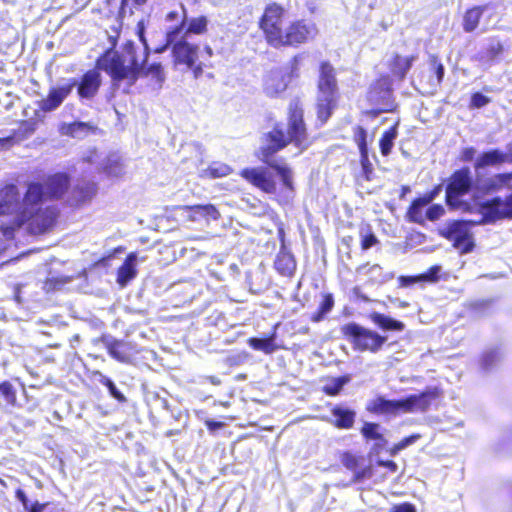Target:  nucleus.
Instances as JSON below:
<instances>
[{"label": "nucleus", "mask_w": 512, "mask_h": 512, "mask_svg": "<svg viewBox=\"0 0 512 512\" xmlns=\"http://www.w3.org/2000/svg\"><path fill=\"white\" fill-rule=\"evenodd\" d=\"M480 224L495 223L500 220L512 219V192L506 197L499 196L486 200L479 205Z\"/></svg>", "instance_id": "nucleus-12"}, {"label": "nucleus", "mask_w": 512, "mask_h": 512, "mask_svg": "<svg viewBox=\"0 0 512 512\" xmlns=\"http://www.w3.org/2000/svg\"><path fill=\"white\" fill-rule=\"evenodd\" d=\"M476 150L473 147L464 148L461 152V160L464 162H469L474 159Z\"/></svg>", "instance_id": "nucleus-54"}, {"label": "nucleus", "mask_w": 512, "mask_h": 512, "mask_svg": "<svg viewBox=\"0 0 512 512\" xmlns=\"http://www.w3.org/2000/svg\"><path fill=\"white\" fill-rule=\"evenodd\" d=\"M508 160V155L499 149L481 153L474 162L476 172L475 191L480 195H490L501 191L512 180V173H497L484 176L480 173L488 167H497Z\"/></svg>", "instance_id": "nucleus-6"}, {"label": "nucleus", "mask_w": 512, "mask_h": 512, "mask_svg": "<svg viewBox=\"0 0 512 512\" xmlns=\"http://www.w3.org/2000/svg\"><path fill=\"white\" fill-rule=\"evenodd\" d=\"M377 81H378V82L383 81V82H384V83H386V84H390V80H389V77H388V76H382V77H381V78H379Z\"/></svg>", "instance_id": "nucleus-60"}, {"label": "nucleus", "mask_w": 512, "mask_h": 512, "mask_svg": "<svg viewBox=\"0 0 512 512\" xmlns=\"http://www.w3.org/2000/svg\"><path fill=\"white\" fill-rule=\"evenodd\" d=\"M89 189V192H90V196L94 195L95 192H96V187L93 185L91 187L88 188Z\"/></svg>", "instance_id": "nucleus-61"}, {"label": "nucleus", "mask_w": 512, "mask_h": 512, "mask_svg": "<svg viewBox=\"0 0 512 512\" xmlns=\"http://www.w3.org/2000/svg\"><path fill=\"white\" fill-rule=\"evenodd\" d=\"M180 209L185 212H190L192 220L200 218L218 220L221 217L219 210L213 204L183 205Z\"/></svg>", "instance_id": "nucleus-24"}, {"label": "nucleus", "mask_w": 512, "mask_h": 512, "mask_svg": "<svg viewBox=\"0 0 512 512\" xmlns=\"http://www.w3.org/2000/svg\"><path fill=\"white\" fill-rule=\"evenodd\" d=\"M318 71L314 109L316 125L322 127L338 108L340 91L336 69L329 61H321Z\"/></svg>", "instance_id": "nucleus-5"}, {"label": "nucleus", "mask_w": 512, "mask_h": 512, "mask_svg": "<svg viewBox=\"0 0 512 512\" xmlns=\"http://www.w3.org/2000/svg\"><path fill=\"white\" fill-rule=\"evenodd\" d=\"M472 220H451L447 222L443 229L439 230V235L449 242L459 251L460 254H468L475 248V241L471 231L472 226L478 224Z\"/></svg>", "instance_id": "nucleus-10"}, {"label": "nucleus", "mask_w": 512, "mask_h": 512, "mask_svg": "<svg viewBox=\"0 0 512 512\" xmlns=\"http://www.w3.org/2000/svg\"><path fill=\"white\" fill-rule=\"evenodd\" d=\"M101 383L106 386L110 392V394L117 400L119 401H122L124 400V396L123 394L118 390V388L116 387V385L114 384V382L107 378V377H104L102 380H101Z\"/></svg>", "instance_id": "nucleus-47"}, {"label": "nucleus", "mask_w": 512, "mask_h": 512, "mask_svg": "<svg viewBox=\"0 0 512 512\" xmlns=\"http://www.w3.org/2000/svg\"><path fill=\"white\" fill-rule=\"evenodd\" d=\"M475 189V181L468 167H461L449 176L445 189V203L450 209H459L463 205L461 198Z\"/></svg>", "instance_id": "nucleus-11"}, {"label": "nucleus", "mask_w": 512, "mask_h": 512, "mask_svg": "<svg viewBox=\"0 0 512 512\" xmlns=\"http://www.w3.org/2000/svg\"><path fill=\"white\" fill-rule=\"evenodd\" d=\"M368 318L382 331L401 332L405 329V324L402 321L394 319L380 312H371L369 313Z\"/></svg>", "instance_id": "nucleus-25"}, {"label": "nucleus", "mask_w": 512, "mask_h": 512, "mask_svg": "<svg viewBox=\"0 0 512 512\" xmlns=\"http://www.w3.org/2000/svg\"><path fill=\"white\" fill-rule=\"evenodd\" d=\"M411 189L408 185H403L400 188L399 198L401 200L405 199L406 195L410 193Z\"/></svg>", "instance_id": "nucleus-59"}, {"label": "nucleus", "mask_w": 512, "mask_h": 512, "mask_svg": "<svg viewBox=\"0 0 512 512\" xmlns=\"http://www.w3.org/2000/svg\"><path fill=\"white\" fill-rule=\"evenodd\" d=\"M359 163L361 171L355 175V180L358 183L371 182L375 178L374 166L369 158V152L359 154Z\"/></svg>", "instance_id": "nucleus-35"}, {"label": "nucleus", "mask_w": 512, "mask_h": 512, "mask_svg": "<svg viewBox=\"0 0 512 512\" xmlns=\"http://www.w3.org/2000/svg\"><path fill=\"white\" fill-rule=\"evenodd\" d=\"M300 61H301V56L299 54L294 55L290 59V61H289V67H290L289 76L291 78H298L299 77V75H300Z\"/></svg>", "instance_id": "nucleus-49"}, {"label": "nucleus", "mask_w": 512, "mask_h": 512, "mask_svg": "<svg viewBox=\"0 0 512 512\" xmlns=\"http://www.w3.org/2000/svg\"><path fill=\"white\" fill-rule=\"evenodd\" d=\"M274 268L279 275L292 278L296 272L297 263L293 254L283 245L274 260Z\"/></svg>", "instance_id": "nucleus-23"}, {"label": "nucleus", "mask_w": 512, "mask_h": 512, "mask_svg": "<svg viewBox=\"0 0 512 512\" xmlns=\"http://www.w3.org/2000/svg\"><path fill=\"white\" fill-rule=\"evenodd\" d=\"M340 462L353 473V483H362L366 480L381 483L388 475L398 471V465L393 460H377L375 464L363 465L364 457L351 451H343L340 454Z\"/></svg>", "instance_id": "nucleus-7"}, {"label": "nucleus", "mask_w": 512, "mask_h": 512, "mask_svg": "<svg viewBox=\"0 0 512 512\" xmlns=\"http://www.w3.org/2000/svg\"><path fill=\"white\" fill-rule=\"evenodd\" d=\"M136 34L144 48L142 59L139 58L138 47L133 40L125 41L121 52L114 50V40L112 47L106 49L96 59V66L109 76L114 86L126 83L131 87L139 79H144L147 88L158 90L165 82V71L161 62L148 63L150 49L143 21L137 23Z\"/></svg>", "instance_id": "nucleus-2"}, {"label": "nucleus", "mask_w": 512, "mask_h": 512, "mask_svg": "<svg viewBox=\"0 0 512 512\" xmlns=\"http://www.w3.org/2000/svg\"><path fill=\"white\" fill-rule=\"evenodd\" d=\"M276 332H272L264 338L251 337L247 340L248 345L257 351H261L265 354H272L279 349V346L275 342Z\"/></svg>", "instance_id": "nucleus-28"}, {"label": "nucleus", "mask_w": 512, "mask_h": 512, "mask_svg": "<svg viewBox=\"0 0 512 512\" xmlns=\"http://www.w3.org/2000/svg\"><path fill=\"white\" fill-rule=\"evenodd\" d=\"M421 282H422V279H421L420 274L412 275V276L401 275L398 277V284L402 288L410 287L416 283H421Z\"/></svg>", "instance_id": "nucleus-48"}, {"label": "nucleus", "mask_w": 512, "mask_h": 512, "mask_svg": "<svg viewBox=\"0 0 512 512\" xmlns=\"http://www.w3.org/2000/svg\"><path fill=\"white\" fill-rule=\"evenodd\" d=\"M353 141L358 147L359 154L369 152L367 130L363 126L356 125L353 128Z\"/></svg>", "instance_id": "nucleus-38"}, {"label": "nucleus", "mask_w": 512, "mask_h": 512, "mask_svg": "<svg viewBox=\"0 0 512 512\" xmlns=\"http://www.w3.org/2000/svg\"><path fill=\"white\" fill-rule=\"evenodd\" d=\"M341 334L354 351L361 353H378L387 342V336L355 322L342 325Z\"/></svg>", "instance_id": "nucleus-8"}, {"label": "nucleus", "mask_w": 512, "mask_h": 512, "mask_svg": "<svg viewBox=\"0 0 512 512\" xmlns=\"http://www.w3.org/2000/svg\"><path fill=\"white\" fill-rule=\"evenodd\" d=\"M427 205L429 204L420 196L413 199L405 212L406 220L410 223L424 226L426 221L435 222L446 213L445 208L441 204H431L424 210V207Z\"/></svg>", "instance_id": "nucleus-13"}, {"label": "nucleus", "mask_w": 512, "mask_h": 512, "mask_svg": "<svg viewBox=\"0 0 512 512\" xmlns=\"http://www.w3.org/2000/svg\"><path fill=\"white\" fill-rule=\"evenodd\" d=\"M427 64L429 69L428 79L425 81V86L436 91L443 83L445 76V66L437 54H429L427 57Z\"/></svg>", "instance_id": "nucleus-22"}, {"label": "nucleus", "mask_w": 512, "mask_h": 512, "mask_svg": "<svg viewBox=\"0 0 512 512\" xmlns=\"http://www.w3.org/2000/svg\"><path fill=\"white\" fill-rule=\"evenodd\" d=\"M440 267L433 265L425 273L420 274L422 282H436L439 279Z\"/></svg>", "instance_id": "nucleus-46"}, {"label": "nucleus", "mask_w": 512, "mask_h": 512, "mask_svg": "<svg viewBox=\"0 0 512 512\" xmlns=\"http://www.w3.org/2000/svg\"><path fill=\"white\" fill-rule=\"evenodd\" d=\"M97 66L93 69L86 71L80 78L79 82L76 81L77 93L80 98L92 99L95 97L101 87L102 78Z\"/></svg>", "instance_id": "nucleus-17"}, {"label": "nucleus", "mask_w": 512, "mask_h": 512, "mask_svg": "<svg viewBox=\"0 0 512 512\" xmlns=\"http://www.w3.org/2000/svg\"><path fill=\"white\" fill-rule=\"evenodd\" d=\"M205 50H206V52H207V54H208V58H210V57L212 56V49H211L210 47H208V46H207V47L205 48Z\"/></svg>", "instance_id": "nucleus-62"}, {"label": "nucleus", "mask_w": 512, "mask_h": 512, "mask_svg": "<svg viewBox=\"0 0 512 512\" xmlns=\"http://www.w3.org/2000/svg\"><path fill=\"white\" fill-rule=\"evenodd\" d=\"M442 191V185L436 184L433 186V188L427 192H425L422 196H420L423 200H425L429 206L431 203L436 199V197L440 194Z\"/></svg>", "instance_id": "nucleus-50"}, {"label": "nucleus", "mask_w": 512, "mask_h": 512, "mask_svg": "<svg viewBox=\"0 0 512 512\" xmlns=\"http://www.w3.org/2000/svg\"><path fill=\"white\" fill-rule=\"evenodd\" d=\"M353 293L355 294V296H356L358 299H360V300H362V301H364V302H368V301H369V298H368L366 295L362 294V293H361V291H360V289H359L358 287H355V288L353 289Z\"/></svg>", "instance_id": "nucleus-58"}, {"label": "nucleus", "mask_w": 512, "mask_h": 512, "mask_svg": "<svg viewBox=\"0 0 512 512\" xmlns=\"http://www.w3.org/2000/svg\"><path fill=\"white\" fill-rule=\"evenodd\" d=\"M416 59V55L402 56L394 53L387 64L391 76L397 81H403Z\"/></svg>", "instance_id": "nucleus-21"}, {"label": "nucleus", "mask_w": 512, "mask_h": 512, "mask_svg": "<svg viewBox=\"0 0 512 512\" xmlns=\"http://www.w3.org/2000/svg\"><path fill=\"white\" fill-rule=\"evenodd\" d=\"M486 9L487 5H475L465 10L462 28L466 33H472L478 28Z\"/></svg>", "instance_id": "nucleus-26"}, {"label": "nucleus", "mask_w": 512, "mask_h": 512, "mask_svg": "<svg viewBox=\"0 0 512 512\" xmlns=\"http://www.w3.org/2000/svg\"><path fill=\"white\" fill-rule=\"evenodd\" d=\"M134 259L135 255L129 254L124 263L117 269V282L122 286L126 285L136 276V269L132 264Z\"/></svg>", "instance_id": "nucleus-36"}, {"label": "nucleus", "mask_w": 512, "mask_h": 512, "mask_svg": "<svg viewBox=\"0 0 512 512\" xmlns=\"http://www.w3.org/2000/svg\"><path fill=\"white\" fill-rule=\"evenodd\" d=\"M102 343L107 353L121 363H130L136 353L134 345L129 341L103 337Z\"/></svg>", "instance_id": "nucleus-16"}, {"label": "nucleus", "mask_w": 512, "mask_h": 512, "mask_svg": "<svg viewBox=\"0 0 512 512\" xmlns=\"http://www.w3.org/2000/svg\"><path fill=\"white\" fill-rule=\"evenodd\" d=\"M70 187V177L64 172L48 175L44 182L30 181L21 197L18 187L8 183L0 187V235L5 241L16 239L23 229L26 234L42 236L52 233L61 211L56 205H42L44 200L61 199Z\"/></svg>", "instance_id": "nucleus-1"}, {"label": "nucleus", "mask_w": 512, "mask_h": 512, "mask_svg": "<svg viewBox=\"0 0 512 512\" xmlns=\"http://www.w3.org/2000/svg\"><path fill=\"white\" fill-rule=\"evenodd\" d=\"M239 175L250 185L266 194H275L277 183L273 175L263 167H246L240 170Z\"/></svg>", "instance_id": "nucleus-14"}, {"label": "nucleus", "mask_w": 512, "mask_h": 512, "mask_svg": "<svg viewBox=\"0 0 512 512\" xmlns=\"http://www.w3.org/2000/svg\"><path fill=\"white\" fill-rule=\"evenodd\" d=\"M263 144L255 153L257 159L271 168L280 177L283 187L295 191L293 171L286 164L276 163V154L292 144L299 152H304L313 144L305 121V111L299 98L292 99L287 106V126L274 124L272 129L263 134Z\"/></svg>", "instance_id": "nucleus-3"}, {"label": "nucleus", "mask_w": 512, "mask_h": 512, "mask_svg": "<svg viewBox=\"0 0 512 512\" xmlns=\"http://www.w3.org/2000/svg\"><path fill=\"white\" fill-rule=\"evenodd\" d=\"M360 236V247L362 250H368L373 246L379 244V240L375 233L372 231L371 227L367 225L363 227L359 231Z\"/></svg>", "instance_id": "nucleus-40"}, {"label": "nucleus", "mask_w": 512, "mask_h": 512, "mask_svg": "<svg viewBox=\"0 0 512 512\" xmlns=\"http://www.w3.org/2000/svg\"><path fill=\"white\" fill-rule=\"evenodd\" d=\"M422 438V435L419 433H413L409 436L402 438L397 443L393 444L392 447L388 449V453L390 456H396L400 451L408 447L409 445L414 444L416 441Z\"/></svg>", "instance_id": "nucleus-41"}, {"label": "nucleus", "mask_w": 512, "mask_h": 512, "mask_svg": "<svg viewBox=\"0 0 512 512\" xmlns=\"http://www.w3.org/2000/svg\"><path fill=\"white\" fill-rule=\"evenodd\" d=\"M490 103V98L480 92H475L471 95L469 108L479 109Z\"/></svg>", "instance_id": "nucleus-45"}, {"label": "nucleus", "mask_w": 512, "mask_h": 512, "mask_svg": "<svg viewBox=\"0 0 512 512\" xmlns=\"http://www.w3.org/2000/svg\"><path fill=\"white\" fill-rule=\"evenodd\" d=\"M172 62L174 66H182L192 72L194 78L202 76L204 68L209 65L200 58V47L179 37L172 46Z\"/></svg>", "instance_id": "nucleus-9"}, {"label": "nucleus", "mask_w": 512, "mask_h": 512, "mask_svg": "<svg viewBox=\"0 0 512 512\" xmlns=\"http://www.w3.org/2000/svg\"><path fill=\"white\" fill-rule=\"evenodd\" d=\"M206 428L213 432L224 427L225 423L222 421H215L213 419H206L204 421Z\"/></svg>", "instance_id": "nucleus-53"}, {"label": "nucleus", "mask_w": 512, "mask_h": 512, "mask_svg": "<svg viewBox=\"0 0 512 512\" xmlns=\"http://www.w3.org/2000/svg\"><path fill=\"white\" fill-rule=\"evenodd\" d=\"M184 34L182 37L188 35H202L208 31V18L204 15L190 19L187 26H184Z\"/></svg>", "instance_id": "nucleus-37"}, {"label": "nucleus", "mask_w": 512, "mask_h": 512, "mask_svg": "<svg viewBox=\"0 0 512 512\" xmlns=\"http://www.w3.org/2000/svg\"><path fill=\"white\" fill-rule=\"evenodd\" d=\"M398 125L399 123L396 122L382 133L379 139V148L382 156L386 157L391 153L394 141L398 135Z\"/></svg>", "instance_id": "nucleus-33"}, {"label": "nucleus", "mask_w": 512, "mask_h": 512, "mask_svg": "<svg viewBox=\"0 0 512 512\" xmlns=\"http://www.w3.org/2000/svg\"><path fill=\"white\" fill-rule=\"evenodd\" d=\"M76 85V80L72 79L68 84L51 88L47 97L42 99L39 108L44 112H50L58 108L64 99L71 93L73 87Z\"/></svg>", "instance_id": "nucleus-19"}, {"label": "nucleus", "mask_w": 512, "mask_h": 512, "mask_svg": "<svg viewBox=\"0 0 512 512\" xmlns=\"http://www.w3.org/2000/svg\"><path fill=\"white\" fill-rule=\"evenodd\" d=\"M351 381L349 374L341 375L336 378L328 379V382L322 386L321 391L330 397H335L341 393L343 387Z\"/></svg>", "instance_id": "nucleus-34"}, {"label": "nucleus", "mask_w": 512, "mask_h": 512, "mask_svg": "<svg viewBox=\"0 0 512 512\" xmlns=\"http://www.w3.org/2000/svg\"><path fill=\"white\" fill-rule=\"evenodd\" d=\"M365 273L367 275L366 283L368 285H382L394 277L392 273L385 272L383 267L379 264L369 266Z\"/></svg>", "instance_id": "nucleus-32"}, {"label": "nucleus", "mask_w": 512, "mask_h": 512, "mask_svg": "<svg viewBox=\"0 0 512 512\" xmlns=\"http://www.w3.org/2000/svg\"><path fill=\"white\" fill-rule=\"evenodd\" d=\"M286 8L278 2L265 5L258 19V28L265 42L273 48H299L312 41L318 34L316 25L301 18L286 25Z\"/></svg>", "instance_id": "nucleus-4"}, {"label": "nucleus", "mask_w": 512, "mask_h": 512, "mask_svg": "<svg viewBox=\"0 0 512 512\" xmlns=\"http://www.w3.org/2000/svg\"><path fill=\"white\" fill-rule=\"evenodd\" d=\"M233 172L231 166L226 163L214 161L203 169L200 177L203 179H217L230 175Z\"/></svg>", "instance_id": "nucleus-30"}, {"label": "nucleus", "mask_w": 512, "mask_h": 512, "mask_svg": "<svg viewBox=\"0 0 512 512\" xmlns=\"http://www.w3.org/2000/svg\"><path fill=\"white\" fill-rule=\"evenodd\" d=\"M365 410L376 416H397L402 413L400 399H386L384 396L371 399Z\"/></svg>", "instance_id": "nucleus-18"}, {"label": "nucleus", "mask_w": 512, "mask_h": 512, "mask_svg": "<svg viewBox=\"0 0 512 512\" xmlns=\"http://www.w3.org/2000/svg\"><path fill=\"white\" fill-rule=\"evenodd\" d=\"M184 8L185 6L182 5ZM181 10H183V8L181 7ZM184 15V11H182V14L180 15V13L177 11V10H172V11H169L166 15H165V20L167 22H174V21H178V24L180 23L182 17Z\"/></svg>", "instance_id": "nucleus-52"}, {"label": "nucleus", "mask_w": 512, "mask_h": 512, "mask_svg": "<svg viewBox=\"0 0 512 512\" xmlns=\"http://www.w3.org/2000/svg\"><path fill=\"white\" fill-rule=\"evenodd\" d=\"M35 131V126L33 123L28 121H22L21 122V129L20 130H14L12 132L11 138L23 140L33 134Z\"/></svg>", "instance_id": "nucleus-42"}, {"label": "nucleus", "mask_w": 512, "mask_h": 512, "mask_svg": "<svg viewBox=\"0 0 512 512\" xmlns=\"http://www.w3.org/2000/svg\"><path fill=\"white\" fill-rule=\"evenodd\" d=\"M91 128L88 123L76 121L68 125L66 133L71 137H77L80 133H86L91 130Z\"/></svg>", "instance_id": "nucleus-44"}, {"label": "nucleus", "mask_w": 512, "mask_h": 512, "mask_svg": "<svg viewBox=\"0 0 512 512\" xmlns=\"http://www.w3.org/2000/svg\"><path fill=\"white\" fill-rule=\"evenodd\" d=\"M360 433L367 440H384L383 434L380 432V425L376 422H364Z\"/></svg>", "instance_id": "nucleus-39"}, {"label": "nucleus", "mask_w": 512, "mask_h": 512, "mask_svg": "<svg viewBox=\"0 0 512 512\" xmlns=\"http://www.w3.org/2000/svg\"><path fill=\"white\" fill-rule=\"evenodd\" d=\"M504 51L505 48L501 40L497 37H493L479 54V60L486 63L496 62L500 59Z\"/></svg>", "instance_id": "nucleus-27"}, {"label": "nucleus", "mask_w": 512, "mask_h": 512, "mask_svg": "<svg viewBox=\"0 0 512 512\" xmlns=\"http://www.w3.org/2000/svg\"><path fill=\"white\" fill-rule=\"evenodd\" d=\"M134 6H142L146 4L147 0H130ZM129 3V0H121V6H125Z\"/></svg>", "instance_id": "nucleus-57"}, {"label": "nucleus", "mask_w": 512, "mask_h": 512, "mask_svg": "<svg viewBox=\"0 0 512 512\" xmlns=\"http://www.w3.org/2000/svg\"><path fill=\"white\" fill-rule=\"evenodd\" d=\"M47 506L48 503H39L36 501L29 506L26 512H43Z\"/></svg>", "instance_id": "nucleus-56"}, {"label": "nucleus", "mask_w": 512, "mask_h": 512, "mask_svg": "<svg viewBox=\"0 0 512 512\" xmlns=\"http://www.w3.org/2000/svg\"><path fill=\"white\" fill-rule=\"evenodd\" d=\"M332 419L330 424L339 430H350L356 422V412L346 406L334 405L330 409Z\"/></svg>", "instance_id": "nucleus-20"}, {"label": "nucleus", "mask_w": 512, "mask_h": 512, "mask_svg": "<svg viewBox=\"0 0 512 512\" xmlns=\"http://www.w3.org/2000/svg\"><path fill=\"white\" fill-rule=\"evenodd\" d=\"M334 304V297L331 293L322 294L321 302L319 303L317 310L310 315L309 320L313 323L323 321L327 314L332 311Z\"/></svg>", "instance_id": "nucleus-31"}, {"label": "nucleus", "mask_w": 512, "mask_h": 512, "mask_svg": "<svg viewBox=\"0 0 512 512\" xmlns=\"http://www.w3.org/2000/svg\"><path fill=\"white\" fill-rule=\"evenodd\" d=\"M16 498H17V499L22 503V505H23V507H24L25 511H26V510L29 508V506L31 505V504L29 503V500H28V498H27V496H26L25 492H24L23 490H21V489H18V490L16 491Z\"/></svg>", "instance_id": "nucleus-55"}, {"label": "nucleus", "mask_w": 512, "mask_h": 512, "mask_svg": "<svg viewBox=\"0 0 512 512\" xmlns=\"http://www.w3.org/2000/svg\"><path fill=\"white\" fill-rule=\"evenodd\" d=\"M442 391L437 388H428L419 394H411L400 399L402 413H413L416 411L426 412L431 403L440 398Z\"/></svg>", "instance_id": "nucleus-15"}, {"label": "nucleus", "mask_w": 512, "mask_h": 512, "mask_svg": "<svg viewBox=\"0 0 512 512\" xmlns=\"http://www.w3.org/2000/svg\"><path fill=\"white\" fill-rule=\"evenodd\" d=\"M182 8L184 11V15H183L180 23L167 29V31L165 33V44L160 47L155 48V50H154L155 53H162L168 47L172 48L173 43L176 42V39L183 32L184 26L186 24V14L187 13H186V8H184L183 6H182Z\"/></svg>", "instance_id": "nucleus-29"}, {"label": "nucleus", "mask_w": 512, "mask_h": 512, "mask_svg": "<svg viewBox=\"0 0 512 512\" xmlns=\"http://www.w3.org/2000/svg\"><path fill=\"white\" fill-rule=\"evenodd\" d=\"M388 512H417L414 504L403 502L393 505Z\"/></svg>", "instance_id": "nucleus-51"}, {"label": "nucleus", "mask_w": 512, "mask_h": 512, "mask_svg": "<svg viewBox=\"0 0 512 512\" xmlns=\"http://www.w3.org/2000/svg\"><path fill=\"white\" fill-rule=\"evenodd\" d=\"M0 393L4 396L7 403L13 405L16 402V391L9 381L0 383Z\"/></svg>", "instance_id": "nucleus-43"}]
</instances>
